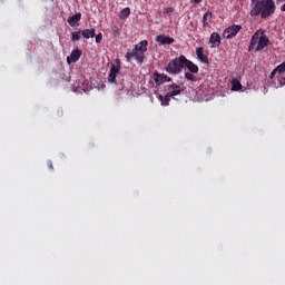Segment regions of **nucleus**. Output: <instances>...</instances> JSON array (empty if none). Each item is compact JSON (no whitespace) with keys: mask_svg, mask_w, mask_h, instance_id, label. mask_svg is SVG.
Masks as SVG:
<instances>
[{"mask_svg":"<svg viewBox=\"0 0 285 285\" xmlns=\"http://www.w3.org/2000/svg\"><path fill=\"white\" fill-rule=\"evenodd\" d=\"M186 68L191 75H197V72H199V67L184 55L170 60L165 67V70L168 75H180Z\"/></svg>","mask_w":285,"mask_h":285,"instance_id":"obj_1","label":"nucleus"},{"mask_svg":"<svg viewBox=\"0 0 285 285\" xmlns=\"http://www.w3.org/2000/svg\"><path fill=\"white\" fill-rule=\"evenodd\" d=\"M275 10H277V6L274 0H257L249 14L250 17H259L261 14V19H268V17H273Z\"/></svg>","mask_w":285,"mask_h":285,"instance_id":"obj_2","label":"nucleus"},{"mask_svg":"<svg viewBox=\"0 0 285 285\" xmlns=\"http://www.w3.org/2000/svg\"><path fill=\"white\" fill-rule=\"evenodd\" d=\"M271 45V39L264 35V30L259 29L257 30L250 39L248 51L252 52V50H255L256 46V52H259L264 50V48H268Z\"/></svg>","mask_w":285,"mask_h":285,"instance_id":"obj_3","label":"nucleus"},{"mask_svg":"<svg viewBox=\"0 0 285 285\" xmlns=\"http://www.w3.org/2000/svg\"><path fill=\"white\" fill-rule=\"evenodd\" d=\"M125 59L128 62L135 59V61L139 63V66H141V63H144V59H146V53H141L140 51H137L136 49H134L131 51H127V53L125 55Z\"/></svg>","mask_w":285,"mask_h":285,"instance_id":"obj_4","label":"nucleus"},{"mask_svg":"<svg viewBox=\"0 0 285 285\" xmlns=\"http://www.w3.org/2000/svg\"><path fill=\"white\" fill-rule=\"evenodd\" d=\"M242 30L240 24H233L224 30L223 37L225 39H234V37H237V33Z\"/></svg>","mask_w":285,"mask_h":285,"instance_id":"obj_5","label":"nucleus"},{"mask_svg":"<svg viewBox=\"0 0 285 285\" xmlns=\"http://www.w3.org/2000/svg\"><path fill=\"white\" fill-rule=\"evenodd\" d=\"M154 81H155L156 86H164V83H168V82L173 81V78L168 77V75H166V73L155 72Z\"/></svg>","mask_w":285,"mask_h":285,"instance_id":"obj_6","label":"nucleus"},{"mask_svg":"<svg viewBox=\"0 0 285 285\" xmlns=\"http://www.w3.org/2000/svg\"><path fill=\"white\" fill-rule=\"evenodd\" d=\"M121 70V65H112L109 70L108 81L109 83H115L117 81V75H119V71Z\"/></svg>","mask_w":285,"mask_h":285,"instance_id":"obj_7","label":"nucleus"},{"mask_svg":"<svg viewBox=\"0 0 285 285\" xmlns=\"http://www.w3.org/2000/svg\"><path fill=\"white\" fill-rule=\"evenodd\" d=\"M155 41L159 43V46H170L171 43H175V38L166 35H159L156 37Z\"/></svg>","mask_w":285,"mask_h":285,"instance_id":"obj_8","label":"nucleus"},{"mask_svg":"<svg viewBox=\"0 0 285 285\" xmlns=\"http://www.w3.org/2000/svg\"><path fill=\"white\" fill-rule=\"evenodd\" d=\"M82 51L76 48L71 51L70 56L67 57V63H77L81 59Z\"/></svg>","mask_w":285,"mask_h":285,"instance_id":"obj_9","label":"nucleus"},{"mask_svg":"<svg viewBox=\"0 0 285 285\" xmlns=\"http://www.w3.org/2000/svg\"><path fill=\"white\" fill-rule=\"evenodd\" d=\"M209 43L212 45L210 48H219L222 45V36L217 32H213L209 37Z\"/></svg>","mask_w":285,"mask_h":285,"instance_id":"obj_10","label":"nucleus"},{"mask_svg":"<svg viewBox=\"0 0 285 285\" xmlns=\"http://www.w3.org/2000/svg\"><path fill=\"white\" fill-rule=\"evenodd\" d=\"M79 21H81V12H78L71 17H69L67 19V23L71 27V28H78L79 26Z\"/></svg>","mask_w":285,"mask_h":285,"instance_id":"obj_11","label":"nucleus"},{"mask_svg":"<svg viewBox=\"0 0 285 285\" xmlns=\"http://www.w3.org/2000/svg\"><path fill=\"white\" fill-rule=\"evenodd\" d=\"M196 57L200 63H208V56L204 53V47H198L196 49Z\"/></svg>","mask_w":285,"mask_h":285,"instance_id":"obj_12","label":"nucleus"},{"mask_svg":"<svg viewBox=\"0 0 285 285\" xmlns=\"http://www.w3.org/2000/svg\"><path fill=\"white\" fill-rule=\"evenodd\" d=\"M138 52L141 55H146L148 52V40H141L137 45H135V48Z\"/></svg>","mask_w":285,"mask_h":285,"instance_id":"obj_13","label":"nucleus"},{"mask_svg":"<svg viewBox=\"0 0 285 285\" xmlns=\"http://www.w3.org/2000/svg\"><path fill=\"white\" fill-rule=\"evenodd\" d=\"M212 22H213V12L212 11L205 12L203 17V28H208V26H210Z\"/></svg>","mask_w":285,"mask_h":285,"instance_id":"obj_14","label":"nucleus"},{"mask_svg":"<svg viewBox=\"0 0 285 285\" xmlns=\"http://www.w3.org/2000/svg\"><path fill=\"white\" fill-rule=\"evenodd\" d=\"M81 35H82L83 39H95V37H96L95 28L83 29L81 31Z\"/></svg>","mask_w":285,"mask_h":285,"instance_id":"obj_15","label":"nucleus"},{"mask_svg":"<svg viewBox=\"0 0 285 285\" xmlns=\"http://www.w3.org/2000/svg\"><path fill=\"white\" fill-rule=\"evenodd\" d=\"M232 90L234 92H237L238 90H242V82H239V80H237V79H234L232 81Z\"/></svg>","mask_w":285,"mask_h":285,"instance_id":"obj_16","label":"nucleus"},{"mask_svg":"<svg viewBox=\"0 0 285 285\" xmlns=\"http://www.w3.org/2000/svg\"><path fill=\"white\" fill-rule=\"evenodd\" d=\"M81 37H82L81 31H73V32H71V41L73 43H76V41H80Z\"/></svg>","mask_w":285,"mask_h":285,"instance_id":"obj_17","label":"nucleus"},{"mask_svg":"<svg viewBox=\"0 0 285 285\" xmlns=\"http://www.w3.org/2000/svg\"><path fill=\"white\" fill-rule=\"evenodd\" d=\"M120 19H128L130 17V8L126 7L120 11Z\"/></svg>","mask_w":285,"mask_h":285,"instance_id":"obj_18","label":"nucleus"},{"mask_svg":"<svg viewBox=\"0 0 285 285\" xmlns=\"http://www.w3.org/2000/svg\"><path fill=\"white\" fill-rule=\"evenodd\" d=\"M181 90H184L181 87L178 89H171L167 92V97H177L178 95H181Z\"/></svg>","mask_w":285,"mask_h":285,"instance_id":"obj_19","label":"nucleus"},{"mask_svg":"<svg viewBox=\"0 0 285 285\" xmlns=\"http://www.w3.org/2000/svg\"><path fill=\"white\" fill-rule=\"evenodd\" d=\"M159 100L161 101V106H168L170 104V97H168V94L164 96H159Z\"/></svg>","mask_w":285,"mask_h":285,"instance_id":"obj_20","label":"nucleus"},{"mask_svg":"<svg viewBox=\"0 0 285 285\" xmlns=\"http://www.w3.org/2000/svg\"><path fill=\"white\" fill-rule=\"evenodd\" d=\"M275 70H276V72H277L278 75H284V72H285V60H284L281 65H278V66L275 68Z\"/></svg>","mask_w":285,"mask_h":285,"instance_id":"obj_21","label":"nucleus"},{"mask_svg":"<svg viewBox=\"0 0 285 285\" xmlns=\"http://www.w3.org/2000/svg\"><path fill=\"white\" fill-rule=\"evenodd\" d=\"M185 79H187V81H197V77H195V75H193V72H185Z\"/></svg>","mask_w":285,"mask_h":285,"instance_id":"obj_22","label":"nucleus"},{"mask_svg":"<svg viewBox=\"0 0 285 285\" xmlns=\"http://www.w3.org/2000/svg\"><path fill=\"white\" fill-rule=\"evenodd\" d=\"M166 88H167V90L170 91V90H176L178 88H181V86L177 85V83H171V85H167Z\"/></svg>","mask_w":285,"mask_h":285,"instance_id":"obj_23","label":"nucleus"},{"mask_svg":"<svg viewBox=\"0 0 285 285\" xmlns=\"http://www.w3.org/2000/svg\"><path fill=\"white\" fill-rule=\"evenodd\" d=\"M111 32H112L114 37H119V35H120L119 27H117V26L111 27Z\"/></svg>","mask_w":285,"mask_h":285,"instance_id":"obj_24","label":"nucleus"},{"mask_svg":"<svg viewBox=\"0 0 285 285\" xmlns=\"http://www.w3.org/2000/svg\"><path fill=\"white\" fill-rule=\"evenodd\" d=\"M95 37H96V43H101V41H104V35L102 33H98Z\"/></svg>","mask_w":285,"mask_h":285,"instance_id":"obj_25","label":"nucleus"},{"mask_svg":"<svg viewBox=\"0 0 285 285\" xmlns=\"http://www.w3.org/2000/svg\"><path fill=\"white\" fill-rule=\"evenodd\" d=\"M275 75H277L276 69H274L271 75H269V79L273 81V79H275Z\"/></svg>","mask_w":285,"mask_h":285,"instance_id":"obj_26","label":"nucleus"},{"mask_svg":"<svg viewBox=\"0 0 285 285\" xmlns=\"http://www.w3.org/2000/svg\"><path fill=\"white\" fill-rule=\"evenodd\" d=\"M278 86H281V87L285 86V78H281L278 80Z\"/></svg>","mask_w":285,"mask_h":285,"instance_id":"obj_27","label":"nucleus"},{"mask_svg":"<svg viewBox=\"0 0 285 285\" xmlns=\"http://www.w3.org/2000/svg\"><path fill=\"white\" fill-rule=\"evenodd\" d=\"M47 165H48V168L50 169V170H55V167L52 166V161H48L47 163Z\"/></svg>","mask_w":285,"mask_h":285,"instance_id":"obj_28","label":"nucleus"},{"mask_svg":"<svg viewBox=\"0 0 285 285\" xmlns=\"http://www.w3.org/2000/svg\"><path fill=\"white\" fill-rule=\"evenodd\" d=\"M166 12H167V14H168V13H171V12H173V8L168 7V8L166 9Z\"/></svg>","mask_w":285,"mask_h":285,"instance_id":"obj_29","label":"nucleus"},{"mask_svg":"<svg viewBox=\"0 0 285 285\" xmlns=\"http://www.w3.org/2000/svg\"><path fill=\"white\" fill-rule=\"evenodd\" d=\"M191 1H193V3L199 4V3H202L203 0H191Z\"/></svg>","mask_w":285,"mask_h":285,"instance_id":"obj_30","label":"nucleus"},{"mask_svg":"<svg viewBox=\"0 0 285 285\" xmlns=\"http://www.w3.org/2000/svg\"><path fill=\"white\" fill-rule=\"evenodd\" d=\"M281 12H285V3L281 7Z\"/></svg>","mask_w":285,"mask_h":285,"instance_id":"obj_31","label":"nucleus"},{"mask_svg":"<svg viewBox=\"0 0 285 285\" xmlns=\"http://www.w3.org/2000/svg\"><path fill=\"white\" fill-rule=\"evenodd\" d=\"M277 3H284L285 0H276Z\"/></svg>","mask_w":285,"mask_h":285,"instance_id":"obj_32","label":"nucleus"},{"mask_svg":"<svg viewBox=\"0 0 285 285\" xmlns=\"http://www.w3.org/2000/svg\"><path fill=\"white\" fill-rule=\"evenodd\" d=\"M254 6L257 3V0H250Z\"/></svg>","mask_w":285,"mask_h":285,"instance_id":"obj_33","label":"nucleus"},{"mask_svg":"<svg viewBox=\"0 0 285 285\" xmlns=\"http://www.w3.org/2000/svg\"><path fill=\"white\" fill-rule=\"evenodd\" d=\"M273 83H276V85H277V82H275V80H273Z\"/></svg>","mask_w":285,"mask_h":285,"instance_id":"obj_34","label":"nucleus"}]
</instances>
